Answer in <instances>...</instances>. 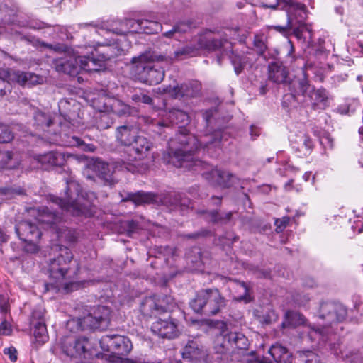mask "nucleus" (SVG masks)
I'll use <instances>...</instances> for the list:
<instances>
[{
	"mask_svg": "<svg viewBox=\"0 0 363 363\" xmlns=\"http://www.w3.org/2000/svg\"><path fill=\"white\" fill-rule=\"evenodd\" d=\"M168 117L171 123L178 125L182 130L169 143L167 162L176 167L190 169L196 162L193 155L201 147L205 149L210 144L214 143L216 139L209 141L206 140L208 136L205 135L199 140L194 135L189 133L184 128L189 123V116L182 110L173 109Z\"/></svg>",
	"mask_w": 363,
	"mask_h": 363,
	"instance_id": "obj_1",
	"label": "nucleus"
},
{
	"mask_svg": "<svg viewBox=\"0 0 363 363\" xmlns=\"http://www.w3.org/2000/svg\"><path fill=\"white\" fill-rule=\"evenodd\" d=\"M60 253L47 262L45 267L50 279L54 280L52 284L56 288L69 290L66 280L74 278L79 271L77 260L73 259L72 252L66 247H59Z\"/></svg>",
	"mask_w": 363,
	"mask_h": 363,
	"instance_id": "obj_2",
	"label": "nucleus"
},
{
	"mask_svg": "<svg viewBox=\"0 0 363 363\" xmlns=\"http://www.w3.org/2000/svg\"><path fill=\"white\" fill-rule=\"evenodd\" d=\"M139 128L134 125H123L116 128L115 136L118 144L127 147L128 160H142L148 157L153 143L140 135Z\"/></svg>",
	"mask_w": 363,
	"mask_h": 363,
	"instance_id": "obj_3",
	"label": "nucleus"
},
{
	"mask_svg": "<svg viewBox=\"0 0 363 363\" xmlns=\"http://www.w3.org/2000/svg\"><path fill=\"white\" fill-rule=\"evenodd\" d=\"M284 8L287 13L286 26H276V30L279 32H284L287 29L293 30L294 36L298 40L310 43L313 38L312 30L303 23L306 18V6L292 0H284Z\"/></svg>",
	"mask_w": 363,
	"mask_h": 363,
	"instance_id": "obj_4",
	"label": "nucleus"
},
{
	"mask_svg": "<svg viewBox=\"0 0 363 363\" xmlns=\"http://www.w3.org/2000/svg\"><path fill=\"white\" fill-rule=\"evenodd\" d=\"M84 196L82 191L79 184L73 179L67 181L65 197L58 198L54 196L50 197L52 203L59 206L64 211L70 213L73 216L89 215L87 206L82 203Z\"/></svg>",
	"mask_w": 363,
	"mask_h": 363,
	"instance_id": "obj_5",
	"label": "nucleus"
},
{
	"mask_svg": "<svg viewBox=\"0 0 363 363\" xmlns=\"http://www.w3.org/2000/svg\"><path fill=\"white\" fill-rule=\"evenodd\" d=\"M225 299L216 289L201 290L190 302L194 312L205 315H213L225 306Z\"/></svg>",
	"mask_w": 363,
	"mask_h": 363,
	"instance_id": "obj_6",
	"label": "nucleus"
},
{
	"mask_svg": "<svg viewBox=\"0 0 363 363\" xmlns=\"http://www.w3.org/2000/svg\"><path fill=\"white\" fill-rule=\"evenodd\" d=\"M216 50L223 48L225 51L231 49V43L227 39H218L209 36L201 35L199 37L196 45H187L174 52V60H182L187 57L195 56L200 49Z\"/></svg>",
	"mask_w": 363,
	"mask_h": 363,
	"instance_id": "obj_7",
	"label": "nucleus"
},
{
	"mask_svg": "<svg viewBox=\"0 0 363 363\" xmlns=\"http://www.w3.org/2000/svg\"><path fill=\"white\" fill-rule=\"evenodd\" d=\"M152 56L150 53H145L138 57H133V72L138 76V79L150 85L160 83L164 77V70L156 69L151 65Z\"/></svg>",
	"mask_w": 363,
	"mask_h": 363,
	"instance_id": "obj_8",
	"label": "nucleus"
},
{
	"mask_svg": "<svg viewBox=\"0 0 363 363\" xmlns=\"http://www.w3.org/2000/svg\"><path fill=\"white\" fill-rule=\"evenodd\" d=\"M346 314V310L341 304L333 302L323 303L320 306L318 316L320 319L325 320V323L322 328L315 326L311 327L308 334L309 337H323L325 335L323 328L333 323L343 320Z\"/></svg>",
	"mask_w": 363,
	"mask_h": 363,
	"instance_id": "obj_9",
	"label": "nucleus"
},
{
	"mask_svg": "<svg viewBox=\"0 0 363 363\" xmlns=\"http://www.w3.org/2000/svg\"><path fill=\"white\" fill-rule=\"evenodd\" d=\"M99 343L103 350L115 354L108 357V361L111 363L121 362L122 358L119 356L128 354L133 348L132 342L128 337L117 334L102 336Z\"/></svg>",
	"mask_w": 363,
	"mask_h": 363,
	"instance_id": "obj_10",
	"label": "nucleus"
},
{
	"mask_svg": "<svg viewBox=\"0 0 363 363\" xmlns=\"http://www.w3.org/2000/svg\"><path fill=\"white\" fill-rule=\"evenodd\" d=\"M43 82V78L32 72L14 69L0 70V95L10 91L9 84L17 83L21 86H33Z\"/></svg>",
	"mask_w": 363,
	"mask_h": 363,
	"instance_id": "obj_11",
	"label": "nucleus"
},
{
	"mask_svg": "<svg viewBox=\"0 0 363 363\" xmlns=\"http://www.w3.org/2000/svg\"><path fill=\"white\" fill-rule=\"evenodd\" d=\"M112 47L99 45L94 48L91 52V56H79L80 72H99L105 68V61L113 57Z\"/></svg>",
	"mask_w": 363,
	"mask_h": 363,
	"instance_id": "obj_12",
	"label": "nucleus"
},
{
	"mask_svg": "<svg viewBox=\"0 0 363 363\" xmlns=\"http://www.w3.org/2000/svg\"><path fill=\"white\" fill-rule=\"evenodd\" d=\"M62 352L71 358L79 359L81 362L89 360L92 357L91 344L86 337L74 339L72 337H64L59 345Z\"/></svg>",
	"mask_w": 363,
	"mask_h": 363,
	"instance_id": "obj_13",
	"label": "nucleus"
},
{
	"mask_svg": "<svg viewBox=\"0 0 363 363\" xmlns=\"http://www.w3.org/2000/svg\"><path fill=\"white\" fill-rule=\"evenodd\" d=\"M111 310L106 306H98L91 309L89 314L79 319L82 330H106L110 324Z\"/></svg>",
	"mask_w": 363,
	"mask_h": 363,
	"instance_id": "obj_14",
	"label": "nucleus"
},
{
	"mask_svg": "<svg viewBox=\"0 0 363 363\" xmlns=\"http://www.w3.org/2000/svg\"><path fill=\"white\" fill-rule=\"evenodd\" d=\"M174 306V299L170 296L154 295L142 301L140 311L144 315L157 316L172 309Z\"/></svg>",
	"mask_w": 363,
	"mask_h": 363,
	"instance_id": "obj_15",
	"label": "nucleus"
},
{
	"mask_svg": "<svg viewBox=\"0 0 363 363\" xmlns=\"http://www.w3.org/2000/svg\"><path fill=\"white\" fill-rule=\"evenodd\" d=\"M216 327L220 330L219 335H217L216 342L218 344L220 343L221 347H231L241 350L247 347V340L243 334L230 332L227 325L223 322H218Z\"/></svg>",
	"mask_w": 363,
	"mask_h": 363,
	"instance_id": "obj_16",
	"label": "nucleus"
},
{
	"mask_svg": "<svg viewBox=\"0 0 363 363\" xmlns=\"http://www.w3.org/2000/svg\"><path fill=\"white\" fill-rule=\"evenodd\" d=\"M69 159H75L79 161H85L84 155L77 156L73 154L62 152L60 151H50L43 155H35L34 160L40 163L45 169L54 166H62Z\"/></svg>",
	"mask_w": 363,
	"mask_h": 363,
	"instance_id": "obj_17",
	"label": "nucleus"
},
{
	"mask_svg": "<svg viewBox=\"0 0 363 363\" xmlns=\"http://www.w3.org/2000/svg\"><path fill=\"white\" fill-rule=\"evenodd\" d=\"M203 177L212 185L221 188H229L237 180L235 175L229 171L213 168L203 173Z\"/></svg>",
	"mask_w": 363,
	"mask_h": 363,
	"instance_id": "obj_18",
	"label": "nucleus"
},
{
	"mask_svg": "<svg viewBox=\"0 0 363 363\" xmlns=\"http://www.w3.org/2000/svg\"><path fill=\"white\" fill-rule=\"evenodd\" d=\"M182 357L195 363L206 362L207 350L196 340H189L183 348Z\"/></svg>",
	"mask_w": 363,
	"mask_h": 363,
	"instance_id": "obj_19",
	"label": "nucleus"
},
{
	"mask_svg": "<svg viewBox=\"0 0 363 363\" xmlns=\"http://www.w3.org/2000/svg\"><path fill=\"white\" fill-rule=\"evenodd\" d=\"M151 330L159 337L166 339H172L179 335L177 324L172 320L159 319L152 324Z\"/></svg>",
	"mask_w": 363,
	"mask_h": 363,
	"instance_id": "obj_20",
	"label": "nucleus"
},
{
	"mask_svg": "<svg viewBox=\"0 0 363 363\" xmlns=\"http://www.w3.org/2000/svg\"><path fill=\"white\" fill-rule=\"evenodd\" d=\"M15 228L19 238L23 242H36L41 237V232L36 224L28 220L20 222Z\"/></svg>",
	"mask_w": 363,
	"mask_h": 363,
	"instance_id": "obj_21",
	"label": "nucleus"
},
{
	"mask_svg": "<svg viewBox=\"0 0 363 363\" xmlns=\"http://www.w3.org/2000/svg\"><path fill=\"white\" fill-rule=\"evenodd\" d=\"M55 69L58 72L69 75H76L80 72L79 56L65 55L55 62Z\"/></svg>",
	"mask_w": 363,
	"mask_h": 363,
	"instance_id": "obj_22",
	"label": "nucleus"
},
{
	"mask_svg": "<svg viewBox=\"0 0 363 363\" xmlns=\"http://www.w3.org/2000/svg\"><path fill=\"white\" fill-rule=\"evenodd\" d=\"M88 168L94 172L106 184L111 185L114 183L113 172L107 163L99 159H93L89 163Z\"/></svg>",
	"mask_w": 363,
	"mask_h": 363,
	"instance_id": "obj_23",
	"label": "nucleus"
},
{
	"mask_svg": "<svg viewBox=\"0 0 363 363\" xmlns=\"http://www.w3.org/2000/svg\"><path fill=\"white\" fill-rule=\"evenodd\" d=\"M199 87L200 86L196 82H189L174 87L169 86L165 89V91L169 93L174 98L194 97L199 93Z\"/></svg>",
	"mask_w": 363,
	"mask_h": 363,
	"instance_id": "obj_24",
	"label": "nucleus"
},
{
	"mask_svg": "<svg viewBox=\"0 0 363 363\" xmlns=\"http://www.w3.org/2000/svg\"><path fill=\"white\" fill-rule=\"evenodd\" d=\"M313 109L323 110L329 105L328 93L324 89H315L311 86L307 96Z\"/></svg>",
	"mask_w": 363,
	"mask_h": 363,
	"instance_id": "obj_25",
	"label": "nucleus"
},
{
	"mask_svg": "<svg viewBox=\"0 0 363 363\" xmlns=\"http://www.w3.org/2000/svg\"><path fill=\"white\" fill-rule=\"evenodd\" d=\"M35 211V210H33ZM36 221L40 224L48 225L50 228H55L54 226L60 221L61 217L57 214L50 212L48 207H43L36 211Z\"/></svg>",
	"mask_w": 363,
	"mask_h": 363,
	"instance_id": "obj_26",
	"label": "nucleus"
},
{
	"mask_svg": "<svg viewBox=\"0 0 363 363\" xmlns=\"http://www.w3.org/2000/svg\"><path fill=\"white\" fill-rule=\"evenodd\" d=\"M62 130L60 133L61 141L64 145L66 146H77L79 147L84 151L93 152L94 146L91 144H85L79 138L67 135L63 130L64 126L61 124Z\"/></svg>",
	"mask_w": 363,
	"mask_h": 363,
	"instance_id": "obj_27",
	"label": "nucleus"
},
{
	"mask_svg": "<svg viewBox=\"0 0 363 363\" xmlns=\"http://www.w3.org/2000/svg\"><path fill=\"white\" fill-rule=\"evenodd\" d=\"M21 164L18 155L12 151H0V169H16Z\"/></svg>",
	"mask_w": 363,
	"mask_h": 363,
	"instance_id": "obj_28",
	"label": "nucleus"
},
{
	"mask_svg": "<svg viewBox=\"0 0 363 363\" xmlns=\"http://www.w3.org/2000/svg\"><path fill=\"white\" fill-rule=\"evenodd\" d=\"M268 353L271 358L267 357L265 363H272V361L286 363L289 358V354L286 348L279 344L272 345Z\"/></svg>",
	"mask_w": 363,
	"mask_h": 363,
	"instance_id": "obj_29",
	"label": "nucleus"
},
{
	"mask_svg": "<svg viewBox=\"0 0 363 363\" xmlns=\"http://www.w3.org/2000/svg\"><path fill=\"white\" fill-rule=\"evenodd\" d=\"M96 108L100 111L99 116L96 118V125L100 130L107 129L113 124L114 121L111 114L107 113L108 104L106 101L104 102L103 106H96Z\"/></svg>",
	"mask_w": 363,
	"mask_h": 363,
	"instance_id": "obj_30",
	"label": "nucleus"
},
{
	"mask_svg": "<svg viewBox=\"0 0 363 363\" xmlns=\"http://www.w3.org/2000/svg\"><path fill=\"white\" fill-rule=\"evenodd\" d=\"M287 77L286 69L277 62L269 65V78L278 84L284 83Z\"/></svg>",
	"mask_w": 363,
	"mask_h": 363,
	"instance_id": "obj_31",
	"label": "nucleus"
},
{
	"mask_svg": "<svg viewBox=\"0 0 363 363\" xmlns=\"http://www.w3.org/2000/svg\"><path fill=\"white\" fill-rule=\"evenodd\" d=\"M110 106L113 113L119 116H128L132 115L136 111V109L130 106L124 104L120 100L114 99L111 104L110 101H106Z\"/></svg>",
	"mask_w": 363,
	"mask_h": 363,
	"instance_id": "obj_32",
	"label": "nucleus"
},
{
	"mask_svg": "<svg viewBox=\"0 0 363 363\" xmlns=\"http://www.w3.org/2000/svg\"><path fill=\"white\" fill-rule=\"evenodd\" d=\"M311 86H312L308 84V80L304 77L297 80H294L290 84V89L292 94L289 96L292 97L294 95L306 96Z\"/></svg>",
	"mask_w": 363,
	"mask_h": 363,
	"instance_id": "obj_33",
	"label": "nucleus"
},
{
	"mask_svg": "<svg viewBox=\"0 0 363 363\" xmlns=\"http://www.w3.org/2000/svg\"><path fill=\"white\" fill-rule=\"evenodd\" d=\"M155 200V196L151 193H145L143 191H138L137 193H130L125 199L123 201H130L136 205H142L150 203Z\"/></svg>",
	"mask_w": 363,
	"mask_h": 363,
	"instance_id": "obj_34",
	"label": "nucleus"
},
{
	"mask_svg": "<svg viewBox=\"0 0 363 363\" xmlns=\"http://www.w3.org/2000/svg\"><path fill=\"white\" fill-rule=\"evenodd\" d=\"M33 325V336L39 345L44 344L48 340V335L45 322L39 321L32 323Z\"/></svg>",
	"mask_w": 363,
	"mask_h": 363,
	"instance_id": "obj_35",
	"label": "nucleus"
},
{
	"mask_svg": "<svg viewBox=\"0 0 363 363\" xmlns=\"http://www.w3.org/2000/svg\"><path fill=\"white\" fill-rule=\"evenodd\" d=\"M305 317L297 312L288 311L286 313L285 320L283 322L282 325L284 328L287 326L296 327L306 323Z\"/></svg>",
	"mask_w": 363,
	"mask_h": 363,
	"instance_id": "obj_36",
	"label": "nucleus"
},
{
	"mask_svg": "<svg viewBox=\"0 0 363 363\" xmlns=\"http://www.w3.org/2000/svg\"><path fill=\"white\" fill-rule=\"evenodd\" d=\"M254 45L257 48L259 55L262 56L265 60L269 58H274L277 52L271 54L265 44L262 37L256 35L254 39Z\"/></svg>",
	"mask_w": 363,
	"mask_h": 363,
	"instance_id": "obj_37",
	"label": "nucleus"
},
{
	"mask_svg": "<svg viewBox=\"0 0 363 363\" xmlns=\"http://www.w3.org/2000/svg\"><path fill=\"white\" fill-rule=\"evenodd\" d=\"M297 144V147L301 150H306L307 152L310 151L313 147V142L307 134L304 133H299L296 135L294 141Z\"/></svg>",
	"mask_w": 363,
	"mask_h": 363,
	"instance_id": "obj_38",
	"label": "nucleus"
},
{
	"mask_svg": "<svg viewBox=\"0 0 363 363\" xmlns=\"http://www.w3.org/2000/svg\"><path fill=\"white\" fill-rule=\"evenodd\" d=\"M140 23L141 27V32L151 34L158 33L162 30L161 24L156 21L140 19Z\"/></svg>",
	"mask_w": 363,
	"mask_h": 363,
	"instance_id": "obj_39",
	"label": "nucleus"
},
{
	"mask_svg": "<svg viewBox=\"0 0 363 363\" xmlns=\"http://www.w3.org/2000/svg\"><path fill=\"white\" fill-rule=\"evenodd\" d=\"M122 26H125V29H121L116 31L120 35H125L128 33H140L141 27L140 20L128 19L122 23Z\"/></svg>",
	"mask_w": 363,
	"mask_h": 363,
	"instance_id": "obj_40",
	"label": "nucleus"
},
{
	"mask_svg": "<svg viewBox=\"0 0 363 363\" xmlns=\"http://www.w3.org/2000/svg\"><path fill=\"white\" fill-rule=\"evenodd\" d=\"M231 62L234 67L236 74H239L250 60V57L244 55H238L232 54Z\"/></svg>",
	"mask_w": 363,
	"mask_h": 363,
	"instance_id": "obj_41",
	"label": "nucleus"
},
{
	"mask_svg": "<svg viewBox=\"0 0 363 363\" xmlns=\"http://www.w3.org/2000/svg\"><path fill=\"white\" fill-rule=\"evenodd\" d=\"M35 124L40 126L43 130L44 128H48L52 123V120L50 115H47L41 111H36L34 115Z\"/></svg>",
	"mask_w": 363,
	"mask_h": 363,
	"instance_id": "obj_42",
	"label": "nucleus"
},
{
	"mask_svg": "<svg viewBox=\"0 0 363 363\" xmlns=\"http://www.w3.org/2000/svg\"><path fill=\"white\" fill-rule=\"evenodd\" d=\"M23 194L21 189H16L9 187L0 188V199L9 200L13 199L16 195H20Z\"/></svg>",
	"mask_w": 363,
	"mask_h": 363,
	"instance_id": "obj_43",
	"label": "nucleus"
},
{
	"mask_svg": "<svg viewBox=\"0 0 363 363\" xmlns=\"http://www.w3.org/2000/svg\"><path fill=\"white\" fill-rule=\"evenodd\" d=\"M13 133L10 128L6 125L0 123V143H9L13 139Z\"/></svg>",
	"mask_w": 363,
	"mask_h": 363,
	"instance_id": "obj_44",
	"label": "nucleus"
},
{
	"mask_svg": "<svg viewBox=\"0 0 363 363\" xmlns=\"http://www.w3.org/2000/svg\"><path fill=\"white\" fill-rule=\"evenodd\" d=\"M57 236L60 240H65L69 242H74L77 239V235L74 231L68 229H59L57 230Z\"/></svg>",
	"mask_w": 363,
	"mask_h": 363,
	"instance_id": "obj_45",
	"label": "nucleus"
},
{
	"mask_svg": "<svg viewBox=\"0 0 363 363\" xmlns=\"http://www.w3.org/2000/svg\"><path fill=\"white\" fill-rule=\"evenodd\" d=\"M131 99L135 103L142 102L145 104H151L152 99L143 91L135 92L131 96Z\"/></svg>",
	"mask_w": 363,
	"mask_h": 363,
	"instance_id": "obj_46",
	"label": "nucleus"
},
{
	"mask_svg": "<svg viewBox=\"0 0 363 363\" xmlns=\"http://www.w3.org/2000/svg\"><path fill=\"white\" fill-rule=\"evenodd\" d=\"M300 360L304 363H317L318 357L312 351H306L300 354Z\"/></svg>",
	"mask_w": 363,
	"mask_h": 363,
	"instance_id": "obj_47",
	"label": "nucleus"
},
{
	"mask_svg": "<svg viewBox=\"0 0 363 363\" xmlns=\"http://www.w3.org/2000/svg\"><path fill=\"white\" fill-rule=\"evenodd\" d=\"M44 315L45 309L42 306H38L33 309L32 312L31 323H33L39 321L45 322Z\"/></svg>",
	"mask_w": 363,
	"mask_h": 363,
	"instance_id": "obj_48",
	"label": "nucleus"
},
{
	"mask_svg": "<svg viewBox=\"0 0 363 363\" xmlns=\"http://www.w3.org/2000/svg\"><path fill=\"white\" fill-rule=\"evenodd\" d=\"M0 312L4 315L10 313L9 298L5 295H0Z\"/></svg>",
	"mask_w": 363,
	"mask_h": 363,
	"instance_id": "obj_49",
	"label": "nucleus"
},
{
	"mask_svg": "<svg viewBox=\"0 0 363 363\" xmlns=\"http://www.w3.org/2000/svg\"><path fill=\"white\" fill-rule=\"evenodd\" d=\"M12 328L11 324L4 318V320L0 324V335H9L11 334Z\"/></svg>",
	"mask_w": 363,
	"mask_h": 363,
	"instance_id": "obj_50",
	"label": "nucleus"
},
{
	"mask_svg": "<svg viewBox=\"0 0 363 363\" xmlns=\"http://www.w3.org/2000/svg\"><path fill=\"white\" fill-rule=\"evenodd\" d=\"M174 26L177 34L186 33L191 29V25L188 22H180Z\"/></svg>",
	"mask_w": 363,
	"mask_h": 363,
	"instance_id": "obj_51",
	"label": "nucleus"
},
{
	"mask_svg": "<svg viewBox=\"0 0 363 363\" xmlns=\"http://www.w3.org/2000/svg\"><path fill=\"white\" fill-rule=\"evenodd\" d=\"M139 120L140 121V122H143L147 125H156L157 128L163 127L165 125V124L163 122L155 121L153 119H152L147 116L140 117Z\"/></svg>",
	"mask_w": 363,
	"mask_h": 363,
	"instance_id": "obj_52",
	"label": "nucleus"
},
{
	"mask_svg": "<svg viewBox=\"0 0 363 363\" xmlns=\"http://www.w3.org/2000/svg\"><path fill=\"white\" fill-rule=\"evenodd\" d=\"M289 222V217H284L281 219H277L275 221V225L277 226V230L278 231H282L286 226V225Z\"/></svg>",
	"mask_w": 363,
	"mask_h": 363,
	"instance_id": "obj_53",
	"label": "nucleus"
},
{
	"mask_svg": "<svg viewBox=\"0 0 363 363\" xmlns=\"http://www.w3.org/2000/svg\"><path fill=\"white\" fill-rule=\"evenodd\" d=\"M4 352L5 354L8 355L9 359L12 362H15L17 359V351L13 347L5 348L4 350Z\"/></svg>",
	"mask_w": 363,
	"mask_h": 363,
	"instance_id": "obj_54",
	"label": "nucleus"
},
{
	"mask_svg": "<svg viewBox=\"0 0 363 363\" xmlns=\"http://www.w3.org/2000/svg\"><path fill=\"white\" fill-rule=\"evenodd\" d=\"M231 216H232L231 212L226 213L225 215V218L219 217L218 213L217 211L211 212L212 220L213 222H217V221L222 220H229L231 218Z\"/></svg>",
	"mask_w": 363,
	"mask_h": 363,
	"instance_id": "obj_55",
	"label": "nucleus"
},
{
	"mask_svg": "<svg viewBox=\"0 0 363 363\" xmlns=\"http://www.w3.org/2000/svg\"><path fill=\"white\" fill-rule=\"evenodd\" d=\"M26 244L23 246L24 250L27 252L34 253L38 251V247L35 243V242H25Z\"/></svg>",
	"mask_w": 363,
	"mask_h": 363,
	"instance_id": "obj_56",
	"label": "nucleus"
},
{
	"mask_svg": "<svg viewBox=\"0 0 363 363\" xmlns=\"http://www.w3.org/2000/svg\"><path fill=\"white\" fill-rule=\"evenodd\" d=\"M240 286L243 288L244 289V291H245V295L244 296H240L238 300L239 301H244L245 302L247 303L250 301V298L249 296L247 295V285L245 284V283L244 282H242L240 283Z\"/></svg>",
	"mask_w": 363,
	"mask_h": 363,
	"instance_id": "obj_57",
	"label": "nucleus"
},
{
	"mask_svg": "<svg viewBox=\"0 0 363 363\" xmlns=\"http://www.w3.org/2000/svg\"><path fill=\"white\" fill-rule=\"evenodd\" d=\"M128 234L129 236L132 235V233L135 232V230L138 228V223L133 220L128 221L127 223Z\"/></svg>",
	"mask_w": 363,
	"mask_h": 363,
	"instance_id": "obj_58",
	"label": "nucleus"
},
{
	"mask_svg": "<svg viewBox=\"0 0 363 363\" xmlns=\"http://www.w3.org/2000/svg\"><path fill=\"white\" fill-rule=\"evenodd\" d=\"M177 34L175 26H174L170 30L164 32L163 35L168 38H176V35Z\"/></svg>",
	"mask_w": 363,
	"mask_h": 363,
	"instance_id": "obj_59",
	"label": "nucleus"
},
{
	"mask_svg": "<svg viewBox=\"0 0 363 363\" xmlns=\"http://www.w3.org/2000/svg\"><path fill=\"white\" fill-rule=\"evenodd\" d=\"M311 177L312 179V184H314V182H315V174L312 175V172H306L303 175V180L305 182H308Z\"/></svg>",
	"mask_w": 363,
	"mask_h": 363,
	"instance_id": "obj_60",
	"label": "nucleus"
},
{
	"mask_svg": "<svg viewBox=\"0 0 363 363\" xmlns=\"http://www.w3.org/2000/svg\"><path fill=\"white\" fill-rule=\"evenodd\" d=\"M250 135H252V137L253 136H257L259 135V130L254 128L253 126H251L250 128Z\"/></svg>",
	"mask_w": 363,
	"mask_h": 363,
	"instance_id": "obj_61",
	"label": "nucleus"
},
{
	"mask_svg": "<svg viewBox=\"0 0 363 363\" xmlns=\"http://www.w3.org/2000/svg\"><path fill=\"white\" fill-rule=\"evenodd\" d=\"M264 7L275 9L278 6L277 0L275 1V4H265L263 5Z\"/></svg>",
	"mask_w": 363,
	"mask_h": 363,
	"instance_id": "obj_62",
	"label": "nucleus"
},
{
	"mask_svg": "<svg viewBox=\"0 0 363 363\" xmlns=\"http://www.w3.org/2000/svg\"><path fill=\"white\" fill-rule=\"evenodd\" d=\"M6 241V236L4 233L0 230V243Z\"/></svg>",
	"mask_w": 363,
	"mask_h": 363,
	"instance_id": "obj_63",
	"label": "nucleus"
},
{
	"mask_svg": "<svg viewBox=\"0 0 363 363\" xmlns=\"http://www.w3.org/2000/svg\"><path fill=\"white\" fill-rule=\"evenodd\" d=\"M132 363H162L161 361H157L155 362H145L143 360H134L132 362Z\"/></svg>",
	"mask_w": 363,
	"mask_h": 363,
	"instance_id": "obj_64",
	"label": "nucleus"
}]
</instances>
